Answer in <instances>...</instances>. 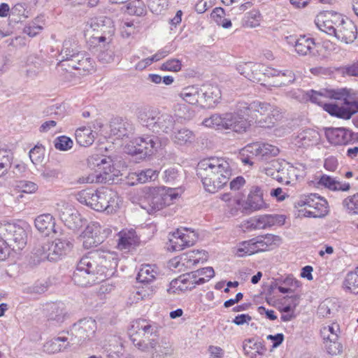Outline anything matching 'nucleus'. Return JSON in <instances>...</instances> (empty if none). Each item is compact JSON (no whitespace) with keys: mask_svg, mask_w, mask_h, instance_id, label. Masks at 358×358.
I'll return each instance as SVG.
<instances>
[{"mask_svg":"<svg viewBox=\"0 0 358 358\" xmlns=\"http://www.w3.org/2000/svg\"><path fill=\"white\" fill-rule=\"evenodd\" d=\"M282 117L280 110L270 103L239 102L236 111L213 114L202 124L217 130L230 129L238 134L246 132L255 121L261 127H272Z\"/></svg>","mask_w":358,"mask_h":358,"instance_id":"f257e3e1","label":"nucleus"},{"mask_svg":"<svg viewBox=\"0 0 358 358\" xmlns=\"http://www.w3.org/2000/svg\"><path fill=\"white\" fill-rule=\"evenodd\" d=\"M118 264L117 255L109 251H96L83 257L72 280L78 286L87 287L104 281Z\"/></svg>","mask_w":358,"mask_h":358,"instance_id":"f03ea898","label":"nucleus"},{"mask_svg":"<svg viewBox=\"0 0 358 358\" xmlns=\"http://www.w3.org/2000/svg\"><path fill=\"white\" fill-rule=\"evenodd\" d=\"M306 96L311 102L322 106L331 115L339 118L349 120L358 110V96L346 88L324 93L311 90Z\"/></svg>","mask_w":358,"mask_h":358,"instance_id":"7ed1b4c3","label":"nucleus"},{"mask_svg":"<svg viewBox=\"0 0 358 358\" xmlns=\"http://www.w3.org/2000/svg\"><path fill=\"white\" fill-rule=\"evenodd\" d=\"M196 173L206 191L215 193L229 182L232 169L229 161L222 157H209L201 160Z\"/></svg>","mask_w":358,"mask_h":358,"instance_id":"20e7f679","label":"nucleus"},{"mask_svg":"<svg viewBox=\"0 0 358 358\" xmlns=\"http://www.w3.org/2000/svg\"><path fill=\"white\" fill-rule=\"evenodd\" d=\"M141 208L152 213L171 205L178 198V193L175 188L145 187L141 190Z\"/></svg>","mask_w":358,"mask_h":358,"instance_id":"39448f33","label":"nucleus"},{"mask_svg":"<svg viewBox=\"0 0 358 358\" xmlns=\"http://www.w3.org/2000/svg\"><path fill=\"white\" fill-rule=\"evenodd\" d=\"M137 117L143 126L156 133H169L173 131L176 123L171 114L160 113L150 107L138 108Z\"/></svg>","mask_w":358,"mask_h":358,"instance_id":"423d86ee","label":"nucleus"},{"mask_svg":"<svg viewBox=\"0 0 358 358\" xmlns=\"http://www.w3.org/2000/svg\"><path fill=\"white\" fill-rule=\"evenodd\" d=\"M59 56V63L67 62V66L73 69L86 71L93 67L91 58L85 52L80 50L77 41L73 38L64 41Z\"/></svg>","mask_w":358,"mask_h":358,"instance_id":"0eeeda50","label":"nucleus"},{"mask_svg":"<svg viewBox=\"0 0 358 358\" xmlns=\"http://www.w3.org/2000/svg\"><path fill=\"white\" fill-rule=\"evenodd\" d=\"M72 248V243L66 238H56L36 249V255L41 259L56 262L65 256Z\"/></svg>","mask_w":358,"mask_h":358,"instance_id":"6e6552de","label":"nucleus"},{"mask_svg":"<svg viewBox=\"0 0 358 358\" xmlns=\"http://www.w3.org/2000/svg\"><path fill=\"white\" fill-rule=\"evenodd\" d=\"M296 206L304 207L300 210L304 217H322L328 213V203L316 194L303 195L296 202Z\"/></svg>","mask_w":358,"mask_h":358,"instance_id":"1a4fd4ad","label":"nucleus"},{"mask_svg":"<svg viewBox=\"0 0 358 358\" xmlns=\"http://www.w3.org/2000/svg\"><path fill=\"white\" fill-rule=\"evenodd\" d=\"M112 233L109 227L101 226L97 222H91L80 236L85 249L95 248L102 243Z\"/></svg>","mask_w":358,"mask_h":358,"instance_id":"9d476101","label":"nucleus"},{"mask_svg":"<svg viewBox=\"0 0 358 358\" xmlns=\"http://www.w3.org/2000/svg\"><path fill=\"white\" fill-rule=\"evenodd\" d=\"M90 27L94 32L92 34V43H109L111 41L115 27L110 18L106 16L92 18L90 21Z\"/></svg>","mask_w":358,"mask_h":358,"instance_id":"9b49d317","label":"nucleus"},{"mask_svg":"<svg viewBox=\"0 0 358 358\" xmlns=\"http://www.w3.org/2000/svg\"><path fill=\"white\" fill-rule=\"evenodd\" d=\"M95 199L94 210L113 214L120 208L121 199L117 192L110 188L103 187L97 189Z\"/></svg>","mask_w":358,"mask_h":358,"instance_id":"f8f14e48","label":"nucleus"},{"mask_svg":"<svg viewBox=\"0 0 358 358\" xmlns=\"http://www.w3.org/2000/svg\"><path fill=\"white\" fill-rule=\"evenodd\" d=\"M131 342L136 348L143 352L152 350L153 358H164L171 355L173 352L171 344L166 339H162L159 343L154 338L145 341V339H137L134 336H132Z\"/></svg>","mask_w":358,"mask_h":358,"instance_id":"ddd939ff","label":"nucleus"},{"mask_svg":"<svg viewBox=\"0 0 358 358\" xmlns=\"http://www.w3.org/2000/svg\"><path fill=\"white\" fill-rule=\"evenodd\" d=\"M159 145L157 136L138 137L127 144L124 150L127 153L134 155L141 154L143 156L152 155Z\"/></svg>","mask_w":358,"mask_h":358,"instance_id":"4468645a","label":"nucleus"},{"mask_svg":"<svg viewBox=\"0 0 358 358\" xmlns=\"http://www.w3.org/2000/svg\"><path fill=\"white\" fill-rule=\"evenodd\" d=\"M4 236L8 244L15 251L22 250L27 244V233L25 229L15 223H6L3 226Z\"/></svg>","mask_w":358,"mask_h":358,"instance_id":"2eb2a0df","label":"nucleus"},{"mask_svg":"<svg viewBox=\"0 0 358 358\" xmlns=\"http://www.w3.org/2000/svg\"><path fill=\"white\" fill-rule=\"evenodd\" d=\"M96 323L92 318H84L75 323L71 329V333L74 338L71 341L83 343L91 339L96 331Z\"/></svg>","mask_w":358,"mask_h":358,"instance_id":"dca6fc26","label":"nucleus"},{"mask_svg":"<svg viewBox=\"0 0 358 358\" xmlns=\"http://www.w3.org/2000/svg\"><path fill=\"white\" fill-rule=\"evenodd\" d=\"M36 228L45 236L54 234L55 236H63L62 230L56 225L55 217L50 213L37 216L34 220Z\"/></svg>","mask_w":358,"mask_h":358,"instance_id":"f3484780","label":"nucleus"},{"mask_svg":"<svg viewBox=\"0 0 358 358\" xmlns=\"http://www.w3.org/2000/svg\"><path fill=\"white\" fill-rule=\"evenodd\" d=\"M282 169L280 175H277V181L285 185H294L299 178L303 177L305 174L304 166H293L289 163L282 162Z\"/></svg>","mask_w":358,"mask_h":358,"instance_id":"a211bd4d","label":"nucleus"},{"mask_svg":"<svg viewBox=\"0 0 358 358\" xmlns=\"http://www.w3.org/2000/svg\"><path fill=\"white\" fill-rule=\"evenodd\" d=\"M354 134L350 130L345 128H328L325 131V136L327 141L332 145H341L350 143L353 139Z\"/></svg>","mask_w":358,"mask_h":358,"instance_id":"6ab92c4d","label":"nucleus"},{"mask_svg":"<svg viewBox=\"0 0 358 358\" xmlns=\"http://www.w3.org/2000/svg\"><path fill=\"white\" fill-rule=\"evenodd\" d=\"M132 328L136 331L134 336L137 339L138 336L143 335L145 338L150 336H158L162 327L154 322L148 321L144 319H138L133 322ZM131 338V337H130Z\"/></svg>","mask_w":358,"mask_h":358,"instance_id":"aec40b11","label":"nucleus"},{"mask_svg":"<svg viewBox=\"0 0 358 358\" xmlns=\"http://www.w3.org/2000/svg\"><path fill=\"white\" fill-rule=\"evenodd\" d=\"M220 88L215 85H206L201 87L200 107L214 108L221 99Z\"/></svg>","mask_w":358,"mask_h":358,"instance_id":"412c9836","label":"nucleus"},{"mask_svg":"<svg viewBox=\"0 0 358 358\" xmlns=\"http://www.w3.org/2000/svg\"><path fill=\"white\" fill-rule=\"evenodd\" d=\"M340 18L341 14L332 11H326L317 15L315 24L321 31L333 36L336 28L332 27V24L338 22Z\"/></svg>","mask_w":358,"mask_h":358,"instance_id":"4be33fe9","label":"nucleus"},{"mask_svg":"<svg viewBox=\"0 0 358 358\" xmlns=\"http://www.w3.org/2000/svg\"><path fill=\"white\" fill-rule=\"evenodd\" d=\"M252 241L254 243L255 253L273 250L279 246L282 243V239L279 236L271 234L258 236L252 238Z\"/></svg>","mask_w":358,"mask_h":358,"instance_id":"5701e85b","label":"nucleus"},{"mask_svg":"<svg viewBox=\"0 0 358 358\" xmlns=\"http://www.w3.org/2000/svg\"><path fill=\"white\" fill-rule=\"evenodd\" d=\"M264 66L260 63H254L252 62L239 64L236 69L249 80L253 83H259L261 81V72Z\"/></svg>","mask_w":358,"mask_h":358,"instance_id":"b1692460","label":"nucleus"},{"mask_svg":"<svg viewBox=\"0 0 358 358\" xmlns=\"http://www.w3.org/2000/svg\"><path fill=\"white\" fill-rule=\"evenodd\" d=\"M357 35L355 24L350 20H344L341 26L338 27V29H336L333 36L341 42L351 43L355 40Z\"/></svg>","mask_w":358,"mask_h":358,"instance_id":"393cba45","label":"nucleus"},{"mask_svg":"<svg viewBox=\"0 0 358 358\" xmlns=\"http://www.w3.org/2000/svg\"><path fill=\"white\" fill-rule=\"evenodd\" d=\"M110 128L111 135L120 138L129 136L134 130L132 124L121 117L113 118L110 122Z\"/></svg>","mask_w":358,"mask_h":358,"instance_id":"a878e982","label":"nucleus"},{"mask_svg":"<svg viewBox=\"0 0 358 358\" xmlns=\"http://www.w3.org/2000/svg\"><path fill=\"white\" fill-rule=\"evenodd\" d=\"M317 187H325L332 191L347 192L350 189L348 182H341L326 174L320 176L317 182Z\"/></svg>","mask_w":358,"mask_h":358,"instance_id":"bb28decb","label":"nucleus"},{"mask_svg":"<svg viewBox=\"0 0 358 358\" xmlns=\"http://www.w3.org/2000/svg\"><path fill=\"white\" fill-rule=\"evenodd\" d=\"M320 135L314 129L301 131L295 138V145L299 148H308L318 144Z\"/></svg>","mask_w":358,"mask_h":358,"instance_id":"cd10ccee","label":"nucleus"},{"mask_svg":"<svg viewBox=\"0 0 358 358\" xmlns=\"http://www.w3.org/2000/svg\"><path fill=\"white\" fill-rule=\"evenodd\" d=\"M118 237L117 248L120 250H129L138 241L134 229H123L118 233Z\"/></svg>","mask_w":358,"mask_h":358,"instance_id":"c85d7f7f","label":"nucleus"},{"mask_svg":"<svg viewBox=\"0 0 358 358\" xmlns=\"http://www.w3.org/2000/svg\"><path fill=\"white\" fill-rule=\"evenodd\" d=\"M266 207L267 205L263 199V192L261 188L252 187L246 200V208L255 211Z\"/></svg>","mask_w":358,"mask_h":358,"instance_id":"c756f323","label":"nucleus"},{"mask_svg":"<svg viewBox=\"0 0 358 358\" xmlns=\"http://www.w3.org/2000/svg\"><path fill=\"white\" fill-rule=\"evenodd\" d=\"M296 52L301 56H315V43L314 39L306 36H301L294 41Z\"/></svg>","mask_w":358,"mask_h":358,"instance_id":"7c9ffc66","label":"nucleus"},{"mask_svg":"<svg viewBox=\"0 0 358 358\" xmlns=\"http://www.w3.org/2000/svg\"><path fill=\"white\" fill-rule=\"evenodd\" d=\"M178 95L185 103L200 106L201 87L199 85L187 86L181 90Z\"/></svg>","mask_w":358,"mask_h":358,"instance_id":"2f4dec72","label":"nucleus"},{"mask_svg":"<svg viewBox=\"0 0 358 358\" xmlns=\"http://www.w3.org/2000/svg\"><path fill=\"white\" fill-rule=\"evenodd\" d=\"M207 255L203 250H192L180 256L182 265L186 267H192L200 262L203 263L207 260Z\"/></svg>","mask_w":358,"mask_h":358,"instance_id":"473e14b6","label":"nucleus"},{"mask_svg":"<svg viewBox=\"0 0 358 358\" xmlns=\"http://www.w3.org/2000/svg\"><path fill=\"white\" fill-rule=\"evenodd\" d=\"M159 273V271L156 265L144 264L141 266L136 279L140 282L150 283L155 280Z\"/></svg>","mask_w":358,"mask_h":358,"instance_id":"72a5a7b5","label":"nucleus"},{"mask_svg":"<svg viewBox=\"0 0 358 358\" xmlns=\"http://www.w3.org/2000/svg\"><path fill=\"white\" fill-rule=\"evenodd\" d=\"M243 350L250 358H257V355H262L266 349L260 341L255 338H250L243 342Z\"/></svg>","mask_w":358,"mask_h":358,"instance_id":"f704fd0d","label":"nucleus"},{"mask_svg":"<svg viewBox=\"0 0 358 358\" xmlns=\"http://www.w3.org/2000/svg\"><path fill=\"white\" fill-rule=\"evenodd\" d=\"M259 143H252L247 145L242 148L239 152V158L244 164L252 165V158L253 157H260Z\"/></svg>","mask_w":358,"mask_h":358,"instance_id":"c9c22d12","label":"nucleus"},{"mask_svg":"<svg viewBox=\"0 0 358 358\" xmlns=\"http://www.w3.org/2000/svg\"><path fill=\"white\" fill-rule=\"evenodd\" d=\"M75 136L77 143L83 147L91 145L95 140V133L89 127H82L77 129Z\"/></svg>","mask_w":358,"mask_h":358,"instance_id":"e433bc0d","label":"nucleus"},{"mask_svg":"<svg viewBox=\"0 0 358 358\" xmlns=\"http://www.w3.org/2000/svg\"><path fill=\"white\" fill-rule=\"evenodd\" d=\"M338 47L330 41H324L322 43H315V56L324 59L331 55V53L338 52Z\"/></svg>","mask_w":358,"mask_h":358,"instance_id":"4c0bfd02","label":"nucleus"},{"mask_svg":"<svg viewBox=\"0 0 358 358\" xmlns=\"http://www.w3.org/2000/svg\"><path fill=\"white\" fill-rule=\"evenodd\" d=\"M194 139L195 135L193 131L187 128L178 129L172 135L173 142L180 145L192 143Z\"/></svg>","mask_w":358,"mask_h":358,"instance_id":"58836bf2","label":"nucleus"},{"mask_svg":"<svg viewBox=\"0 0 358 358\" xmlns=\"http://www.w3.org/2000/svg\"><path fill=\"white\" fill-rule=\"evenodd\" d=\"M278 220L276 215H263L253 218L251 224L256 229H264L275 225Z\"/></svg>","mask_w":358,"mask_h":358,"instance_id":"ea45409f","label":"nucleus"},{"mask_svg":"<svg viewBox=\"0 0 358 358\" xmlns=\"http://www.w3.org/2000/svg\"><path fill=\"white\" fill-rule=\"evenodd\" d=\"M97 190L92 189H86L78 192L76 195V199L83 204L90 206L94 209V203H95Z\"/></svg>","mask_w":358,"mask_h":358,"instance_id":"a19ab883","label":"nucleus"},{"mask_svg":"<svg viewBox=\"0 0 358 358\" xmlns=\"http://www.w3.org/2000/svg\"><path fill=\"white\" fill-rule=\"evenodd\" d=\"M253 244L252 239L242 241L234 248L233 252L239 257L253 255L255 253Z\"/></svg>","mask_w":358,"mask_h":358,"instance_id":"79ce46f5","label":"nucleus"},{"mask_svg":"<svg viewBox=\"0 0 358 358\" xmlns=\"http://www.w3.org/2000/svg\"><path fill=\"white\" fill-rule=\"evenodd\" d=\"M285 162V160L280 159L272 160L264 168V172L267 176H271L277 180V175H280V173L282 169V162Z\"/></svg>","mask_w":358,"mask_h":358,"instance_id":"37998d69","label":"nucleus"},{"mask_svg":"<svg viewBox=\"0 0 358 358\" xmlns=\"http://www.w3.org/2000/svg\"><path fill=\"white\" fill-rule=\"evenodd\" d=\"M344 285L351 292L358 294V266L347 274Z\"/></svg>","mask_w":358,"mask_h":358,"instance_id":"c03bdc74","label":"nucleus"},{"mask_svg":"<svg viewBox=\"0 0 358 358\" xmlns=\"http://www.w3.org/2000/svg\"><path fill=\"white\" fill-rule=\"evenodd\" d=\"M12 155L9 150L0 149V178L6 175L11 166Z\"/></svg>","mask_w":358,"mask_h":358,"instance_id":"a18cd8bd","label":"nucleus"},{"mask_svg":"<svg viewBox=\"0 0 358 358\" xmlns=\"http://www.w3.org/2000/svg\"><path fill=\"white\" fill-rule=\"evenodd\" d=\"M262 21V15L258 10H252L246 13L243 20V25L254 28L258 27Z\"/></svg>","mask_w":358,"mask_h":358,"instance_id":"49530a36","label":"nucleus"},{"mask_svg":"<svg viewBox=\"0 0 358 358\" xmlns=\"http://www.w3.org/2000/svg\"><path fill=\"white\" fill-rule=\"evenodd\" d=\"M176 234H179L187 248L192 246L198 238L196 234L194 231L187 228L177 229Z\"/></svg>","mask_w":358,"mask_h":358,"instance_id":"de8ad7c7","label":"nucleus"},{"mask_svg":"<svg viewBox=\"0 0 358 358\" xmlns=\"http://www.w3.org/2000/svg\"><path fill=\"white\" fill-rule=\"evenodd\" d=\"M181 276L184 286L187 287V290H191L197 285H202L204 283L203 278H197V275L193 273H185Z\"/></svg>","mask_w":358,"mask_h":358,"instance_id":"09e8293b","label":"nucleus"},{"mask_svg":"<svg viewBox=\"0 0 358 358\" xmlns=\"http://www.w3.org/2000/svg\"><path fill=\"white\" fill-rule=\"evenodd\" d=\"M10 14L17 17L20 20L22 18H27L30 15L28 5L25 2H19L15 3L10 10Z\"/></svg>","mask_w":358,"mask_h":358,"instance_id":"8fccbe9b","label":"nucleus"},{"mask_svg":"<svg viewBox=\"0 0 358 358\" xmlns=\"http://www.w3.org/2000/svg\"><path fill=\"white\" fill-rule=\"evenodd\" d=\"M339 331V327L337 324H332L327 327H324L321 329V335L323 340L336 341L338 340V336L337 332Z\"/></svg>","mask_w":358,"mask_h":358,"instance_id":"3c124183","label":"nucleus"},{"mask_svg":"<svg viewBox=\"0 0 358 358\" xmlns=\"http://www.w3.org/2000/svg\"><path fill=\"white\" fill-rule=\"evenodd\" d=\"M127 10L129 14L137 16L143 15L145 12V6L141 0H134L127 5Z\"/></svg>","mask_w":358,"mask_h":358,"instance_id":"603ef678","label":"nucleus"},{"mask_svg":"<svg viewBox=\"0 0 358 358\" xmlns=\"http://www.w3.org/2000/svg\"><path fill=\"white\" fill-rule=\"evenodd\" d=\"M343 206L347 209L349 213H358V192L352 196L345 198L343 201Z\"/></svg>","mask_w":358,"mask_h":358,"instance_id":"864d4df0","label":"nucleus"},{"mask_svg":"<svg viewBox=\"0 0 358 358\" xmlns=\"http://www.w3.org/2000/svg\"><path fill=\"white\" fill-rule=\"evenodd\" d=\"M48 310L51 313L48 315V320L55 321L57 323L62 322L64 320V313L63 308L59 305L52 303L49 306Z\"/></svg>","mask_w":358,"mask_h":358,"instance_id":"5fc2aeb1","label":"nucleus"},{"mask_svg":"<svg viewBox=\"0 0 358 358\" xmlns=\"http://www.w3.org/2000/svg\"><path fill=\"white\" fill-rule=\"evenodd\" d=\"M71 211V213L69 214V217H66L65 213H63V219L66 222V224L69 228H78L81 225V219L80 217V215L75 210L70 209Z\"/></svg>","mask_w":358,"mask_h":358,"instance_id":"6e6d98bb","label":"nucleus"},{"mask_svg":"<svg viewBox=\"0 0 358 358\" xmlns=\"http://www.w3.org/2000/svg\"><path fill=\"white\" fill-rule=\"evenodd\" d=\"M73 141L66 136H59L54 141L55 148L61 151H67L73 147Z\"/></svg>","mask_w":358,"mask_h":358,"instance_id":"4d7b16f0","label":"nucleus"},{"mask_svg":"<svg viewBox=\"0 0 358 358\" xmlns=\"http://www.w3.org/2000/svg\"><path fill=\"white\" fill-rule=\"evenodd\" d=\"M45 149L42 145H36L29 151V158L34 164H41L44 159Z\"/></svg>","mask_w":358,"mask_h":358,"instance_id":"13d9d810","label":"nucleus"},{"mask_svg":"<svg viewBox=\"0 0 358 358\" xmlns=\"http://www.w3.org/2000/svg\"><path fill=\"white\" fill-rule=\"evenodd\" d=\"M182 69V62L178 59H170L164 62L160 69L166 71L178 72Z\"/></svg>","mask_w":358,"mask_h":358,"instance_id":"bf43d9fd","label":"nucleus"},{"mask_svg":"<svg viewBox=\"0 0 358 358\" xmlns=\"http://www.w3.org/2000/svg\"><path fill=\"white\" fill-rule=\"evenodd\" d=\"M157 176L158 173L151 169H148L136 173L137 180L140 183H145L151 180H155Z\"/></svg>","mask_w":358,"mask_h":358,"instance_id":"052dcab7","label":"nucleus"},{"mask_svg":"<svg viewBox=\"0 0 358 358\" xmlns=\"http://www.w3.org/2000/svg\"><path fill=\"white\" fill-rule=\"evenodd\" d=\"M186 248V245H185L179 234H176V231L173 232L171 238L169 239V250H171L172 251H180Z\"/></svg>","mask_w":358,"mask_h":358,"instance_id":"680f3d73","label":"nucleus"},{"mask_svg":"<svg viewBox=\"0 0 358 358\" xmlns=\"http://www.w3.org/2000/svg\"><path fill=\"white\" fill-rule=\"evenodd\" d=\"M103 162L100 164L101 166H100V169L98 171L99 175L102 177L103 176L109 175L113 173L115 169L113 165V161L110 157H106L103 156L102 157Z\"/></svg>","mask_w":358,"mask_h":358,"instance_id":"e2e57ef3","label":"nucleus"},{"mask_svg":"<svg viewBox=\"0 0 358 358\" xmlns=\"http://www.w3.org/2000/svg\"><path fill=\"white\" fill-rule=\"evenodd\" d=\"M16 187L23 193L32 194L38 189V185L31 181L20 180L17 182Z\"/></svg>","mask_w":358,"mask_h":358,"instance_id":"0e129e2a","label":"nucleus"},{"mask_svg":"<svg viewBox=\"0 0 358 358\" xmlns=\"http://www.w3.org/2000/svg\"><path fill=\"white\" fill-rule=\"evenodd\" d=\"M60 338H54L47 342L45 345V350L48 353H57L64 350L67 345H62L59 343Z\"/></svg>","mask_w":358,"mask_h":358,"instance_id":"69168bd1","label":"nucleus"},{"mask_svg":"<svg viewBox=\"0 0 358 358\" xmlns=\"http://www.w3.org/2000/svg\"><path fill=\"white\" fill-rule=\"evenodd\" d=\"M175 111L179 118L190 120L194 117V111L185 104H178Z\"/></svg>","mask_w":358,"mask_h":358,"instance_id":"338daca9","label":"nucleus"},{"mask_svg":"<svg viewBox=\"0 0 358 358\" xmlns=\"http://www.w3.org/2000/svg\"><path fill=\"white\" fill-rule=\"evenodd\" d=\"M278 78L280 79L278 83L275 85L277 87L288 85L292 83L295 80V76L290 70L282 71L280 73V76Z\"/></svg>","mask_w":358,"mask_h":358,"instance_id":"774afa93","label":"nucleus"}]
</instances>
